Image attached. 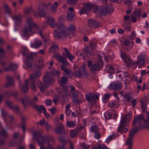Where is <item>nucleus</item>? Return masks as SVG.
<instances>
[{"instance_id":"nucleus-30","label":"nucleus","mask_w":149,"mask_h":149,"mask_svg":"<svg viewBox=\"0 0 149 149\" xmlns=\"http://www.w3.org/2000/svg\"><path fill=\"white\" fill-rule=\"evenodd\" d=\"M100 66L95 64H92L90 68V70L92 71L93 73L96 71H99L100 70Z\"/></svg>"},{"instance_id":"nucleus-64","label":"nucleus","mask_w":149,"mask_h":149,"mask_svg":"<svg viewBox=\"0 0 149 149\" xmlns=\"http://www.w3.org/2000/svg\"><path fill=\"white\" fill-rule=\"evenodd\" d=\"M81 146L83 149H88L90 147L89 145L84 143H82L81 144Z\"/></svg>"},{"instance_id":"nucleus-13","label":"nucleus","mask_w":149,"mask_h":149,"mask_svg":"<svg viewBox=\"0 0 149 149\" xmlns=\"http://www.w3.org/2000/svg\"><path fill=\"white\" fill-rule=\"evenodd\" d=\"M146 57V55L144 53H141L138 56V60L135 62V64H141L143 65L145 63V59Z\"/></svg>"},{"instance_id":"nucleus-27","label":"nucleus","mask_w":149,"mask_h":149,"mask_svg":"<svg viewBox=\"0 0 149 149\" xmlns=\"http://www.w3.org/2000/svg\"><path fill=\"white\" fill-rule=\"evenodd\" d=\"M29 81L28 80L25 81L24 84L22 86L21 90L24 93H26L29 91V86L28 85Z\"/></svg>"},{"instance_id":"nucleus-56","label":"nucleus","mask_w":149,"mask_h":149,"mask_svg":"<svg viewBox=\"0 0 149 149\" xmlns=\"http://www.w3.org/2000/svg\"><path fill=\"white\" fill-rule=\"evenodd\" d=\"M58 49V46L56 45H54L52 46L50 48V50L53 52L57 51Z\"/></svg>"},{"instance_id":"nucleus-14","label":"nucleus","mask_w":149,"mask_h":149,"mask_svg":"<svg viewBox=\"0 0 149 149\" xmlns=\"http://www.w3.org/2000/svg\"><path fill=\"white\" fill-rule=\"evenodd\" d=\"M45 18L47 19V23L52 28H54L56 27L57 23L55 22V19L52 17L45 16Z\"/></svg>"},{"instance_id":"nucleus-60","label":"nucleus","mask_w":149,"mask_h":149,"mask_svg":"<svg viewBox=\"0 0 149 149\" xmlns=\"http://www.w3.org/2000/svg\"><path fill=\"white\" fill-rule=\"evenodd\" d=\"M67 3L71 5L76 4L77 2V0H66Z\"/></svg>"},{"instance_id":"nucleus-5","label":"nucleus","mask_w":149,"mask_h":149,"mask_svg":"<svg viewBox=\"0 0 149 149\" xmlns=\"http://www.w3.org/2000/svg\"><path fill=\"white\" fill-rule=\"evenodd\" d=\"M54 4L50 2H48L47 3L44 4L42 3L39 4V6L43 5L47 9H50L52 14L55 13L56 12L57 8L59 4L58 2L55 1Z\"/></svg>"},{"instance_id":"nucleus-31","label":"nucleus","mask_w":149,"mask_h":149,"mask_svg":"<svg viewBox=\"0 0 149 149\" xmlns=\"http://www.w3.org/2000/svg\"><path fill=\"white\" fill-rule=\"evenodd\" d=\"M23 140V138L19 140L15 143L18 146L17 149H24L25 146L24 145H22Z\"/></svg>"},{"instance_id":"nucleus-54","label":"nucleus","mask_w":149,"mask_h":149,"mask_svg":"<svg viewBox=\"0 0 149 149\" xmlns=\"http://www.w3.org/2000/svg\"><path fill=\"white\" fill-rule=\"evenodd\" d=\"M82 75V73L80 71H76L74 72V76L76 77L80 78Z\"/></svg>"},{"instance_id":"nucleus-48","label":"nucleus","mask_w":149,"mask_h":149,"mask_svg":"<svg viewBox=\"0 0 149 149\" xmlns=\"http://www.w3.org/2000/svg\"><path fill=\"white\" fill-rule=\"evenodd\" d=\"M141 103V108L143 112L146 111L147 109V105L145 102L143 100H141L140 101Z\"/></svg>"},{"instance_id":"nucleus-38","label":"nucleus","mask_w":149,"mask_h":149,"mask_svg":"<svg viewBox=\"0 0 149 149\" xmlns=\"http://www.w3.org/2000/svg\"><path fill=\"white\" fill-rule=\"evenodd\" d=\"M7 81V86H11L13 84V78L7 76L6 77Z\"/></svg>"},{"instance_id":"nucleus-29","label":"nucleus","mask_w":149,"mask_h":149,"mask_svg":"<svg viewBox=\"0 0 149 149\" xmlns=\"http://www.w3.org/2000/svg\"><path fill=\"white\" fill-rule=\"evenodd\" d=\"M37 85L38 87L42 92H43L45 89L47 88V86L42 82L38 81L37 82Z\"/></svg>"},{"instance_id":"nucleus-21","label":"nucleus","mask_w":149,"mask_h":149,"mask_svg":"<svg viewBox=\"0 0 149 149\" xmlns=\"http://www.w3.org/2000/svg\"><path fill=\"white\" fill-rule=\"evenodd\" d=\"M132 117V115L130 113L125 115L122 118L120 122L125 123L129 122Z\"/></svg>"},{"instance_id":"nucleus-18","label":"nucleus","mask_w":149,"mask_h":149,"mask_svg":"<svg viewBox=\"0 0 149 149\" xmlns=\"http://www.w3.org/2000/svg\"><path fill=\"white\" fill-rule=\"evenodd\" d=\"M88 25L91 27L97 28L100 26V24L98 21L94 19H91L88 20Z\"/></svg>"},{"instance_id":"nucleus-41","label":"nucleus","mask_w":149,"mask_h":149,"mask_svg":"<svg viewBox=\"0 0 149 149\" xmlns=\"http://www.w3.org/2000/svg\"><path fill=\"white\" fill-rule=\"evenodd\" d=\"M66 30H68L69 31V35L70 34V33L71 32H74L76 30V28L75 25L74 24H71L70 25L69 28L68 29H66Z\"/></svg>"},{"instance_id":"nucleus-45","label":"nucleus","mask_w":149,"mask_h":149,"mask_svg":"<svg viewBox=\"0 0 149 149\" xmlns=\"http://www.w3.org/2000/svg\"><path fill=\"white\" fill-rule=\"evenodd\" d=\"M67 126L69 127H73L76 125L75 122L73 121H68L66 123Z\"/></svg>"},{"instance_id":"nucleus-15","label":"nucleus","mask_w":149,"mask_h":149,"mask_svg":"<svg viewBox=\"0 0 149 149\" xmlns=\"http://www.w3.org/2000/svg\"><path fill=\"white\" fill-rule=\"evenodd\" d=\"M129 130V126L127 123H125L120 122V124L118 127V131L120 133L122 132H126L128 131Z\"/></svg>"},{"instance_id":"nucleus-42","label":"nucleus","mask_w":149,"mask_h":149,"mask_svg":"<svg viewBox=\"0 0 149 149\" xmlns=\"http://www.w3.org/2000/svg\"><path fill=\"white\" fill-rule=\"evenodd\" d=\"M118 105L117 102L116 101H113L108 104L110 108H116Z\"/></svg>"},{"instance_id":"nucleus-1","label":"nucleus","mask_w":149,"mask_h":149,"mask_svg":"<svg viewBox=\"0 0 149 149\" xmlns=\"http://www.w3.org/2000/svg\"><path fill=\"white\" fill-rule=\"evenodd\" d=\"M54 57L57 59L59 62H61L63 65L61 67V69L65 73V75L67 77L71 78L72 77V75L70 71L67 69L65 65L67 63L65 58L61 56V55L58 53H56L54 55Z\"/></svg>"},{"instance_id":"nucleus-58","label":"nucleus","mask_w":149,"mask_h":149,"mask_svg":"<svg viewBox=\"0 0 149 149\" xmlns=\"http://www.w3.org/2000/svg\"><path fill=\"white\" fill-rule=\"evenodd\" d=\"M38 14L40 17H45V16H47L45 15V12L43 10H40L38 11Z\"/></svg>"},{"instance_id":"nucleus-16","label":"nucleus","mask_w":149,"mask_h":149,"mask_svg":"<svg viewBox=\"0 0 149 149\" xmlns=\"http://www.w3.org/2000/svg\"><path fill=\"white\" fill-rule=\"evenodd\" d=\"M64 52H62L63 57H68V59L70 61H72L74 58V56L72 54L69 52L68 50L65 47L64 48Z\"/></svg>"},{"instance_id":"nucleus-3","label":"nucleus","mask_w":149,"mask_h":149,"mask_svg":"<svg viewBox=\"0 0 149 149\" xmlns=\"http://www.w3.org/2000/svg\"><path fill=\"white\" fill-rule=\"evenodd\" d=\"M38 98L35 96L33 99L29 97H26L21 99V102L24 107H26V104L29 105L34 108L37 104L36 103L38 101Z\"/></svg>"},{"instance_id":"nucleus-52","label":"nucleus","mask_w":149,"mask_h":149,"mask_svg":"<svg viewBox=\"0 0 149 149\" xmlns=\"http://www.w3.org/2000/svg\"><path fill=\"white\" fill-rule=\"evenodd\" d=\"M111 96V94L109 93L108 94H105L103 96V101L104 103H106L108 101L109 97Z\"/></svg>"},{"instance_id":"nucleus-23","label":"nucleus","mask_w":149,"mask_h":149,"mask_svg":"<svg viewBox=\"0 0 149 149\" xmlns=\"http://www.w3.org/2000/svg\"><path fill=\"white\" fill-rule=\"evenodd\" d=\"M43 80L46 84H50L54 81L53 79L48 74H46L44 76Z\"/></svg>"},{"instance_id":"nucleus-6","label":"nucleus","mask_w":149,"mask_h":149,"mask_svg":"<svg viewBox=\"0 0 149 149\" xmlns=\"http://www.w3.org/2000/svg\"><path fill=\"white\" fill-rule=\"evenodd\" d=\"M114 10L111 6H100V13L104 16L109 15L112 13Z\"/></svg>"},{"instance_id":"nucleus-17","label":"nucleus","mask_w":149,"mask_h":149,"mask_svg":"<svg viewBox=\"0 0 149 149\" xmlns=\"http://www.w3.org/2000/svg\"><path fill=\"white\" fill-rule=\"evenodd\" d=\"M133 126L134 128L130 130L129 136V138L132 139H133L135 134L138 132L139 130L141 129V126L138 127L135 126Z\"/></svg>"},{"instance_id":"nucleus-7","label":"nucleus","mask_w":149,"mask_h":149,"mask_svg":"<svg viewBox=\"0 0 149 149\" xmlns=\"http://www.w3.org/2000/svg\"><path fill=\"white\" fill-rule=\"evenodd\" d=\"M56 27L60 31L63 37H66L69 36V31L68 30H66V28L63 24L61 23L58 24L57 23Z\"/></svg>"},{"instance_id":"nucleus-50","label":"nucleus","mask_w":149,"mask_h":149,"mask_svg":"<svg viewBox=\"0 0 149 149\" xmlns=\"http://www.w3.org/2000/svg\"><path fill=\"white\" fill-rule=\"evenodd\" d=\"M123 26L125 30L127 31H131V26L129 24H127L126 22L123 24Z\"/></svg>"},{"instance_id":"nucleus-43","label":"nucleus","mask_w":149,"mask_h":149,"mask_svg":"<svg viewBox=\"0 0 149 149\" xmlns=\"http://www.w3.org/2000/svg\"><path fill=\"white\" fill-rule=\"evenodd\" d=\"M79 132L76 130H72L70 131V135L72 138H74L78 134Z\"/></svg>"},{"instance_id":"nucleus-46","label":"nucleus","mask_w":149,"mask_h":149,"mask_svg":"<svg viewBox=\"0 0 149 149\" xmlns=\"http://www.w3.org/2000/svg\"><path fill=\"white\" fill-rule=\"evenodd\" d=\"M97 60L98 65H99L100 67H102L103 63L102 61V56L100 55H99L97 58Z\"/></svg>"},{"instance_id":"nucleus-33","label":"nucleus","mask_w":149,"mask_h":149,"mask_svg":"<svg viewBox=\"0 0 149 149\" xmlns=\"http://www.w3.org/2000/svg\"><path fill=\"white\" fill-rule=\"evenodd\" d=\"M27 50V49H24L22 52V53L23 55L27 57V59H33V56L31 54H27L26 53V52Z\"/></svg>"},{"instance_id":"nucleus-51","label":"nucleus","mask_w":149,"mask_h":149,"mask_svg":"<svg viewBox=\"0 0 149 149\" xmlns=\"http://www.w3.org/2000/svg\"><path fill=\"white\" fill-rule=\"evenodd\" d=\"M57 139L60 141L62 144L65 145L67 143V141L65 139L62 137L60 136L57 137Z\"/></svg>"},{"instance_id":"nucleus-44","label":"nucleus","mask_w":149,"mask_h":149,"mask_svg":"<svg viewBox=\"0 0 149 149\" xmlns=\"http://www.w3.org/2000/svg\"><path fill=\"white\" fill-rule=\"evenodd\" d=\"M0 134L4 138H6L8 135L7 132L2 127L0 132Z\"/></svg>"},{"instance_id":"nucleus-49","label":"nucleus","mask_w":149,"mask_h":149,"mask_svg":"<svg viewBox=\"0 0 149 149\" xmlns=\"http://www.w3.org/2000/svg\"><path fill=\"white\" fill-rule=\"evenodd\" d=\"M54 36L56 39H58L61 38L62 36L60 33L58 32L55 29L54 30L53 33Z\"/></svg>"},{"instance_id":"nucleus-35","label":"nucleus","mask_w":149,"mask_h":149,"mask_svg":"<svg viewBox=\"0 0 149 149\" xmlns=\"http://www.w3.org/2000/svg\"><path fill=\"white\" fill-rule=\"evenodd\" d=\"M1 111L3 116L4 118L5 121H6V119H8L10 120V122H11V120L13 119V117L12 116H10L6 111H3L2 110Z\"/></svg>"},{"instance_id":"nucleus-59","label":"nucleus","mask_w":149,"mask_h":149,"mask_svg":"<svg viewBox=\"0 0 149 149\" xmlns=\"http://www.w3.org/2000/svg\"><path fill=\"white\" fill-rule=\"evenodd\" d=\"M121 56L124 61H125L129 58L127 55L124 52H121Z\"/></svg>"},{"instance_id":"nucleus-25","label":"nucleus","mask_w":149,"mask_h":149,"mask_svg":"<svg viewBox=\"0 0 149 149\" xmlns=\"http://www.w3.org/2000/svg\"><path fill=\"white\" fill-rule=\"evenodd\" d=\"M47 143V146L48 147H52L55 145V140L54 138L52 136H47L46 138Z\"/></svg>"},{"instance_id":"nucleus-26","label":"nucleus","mask_w":149,"mask_h":149,"mask_svg":"<svg viewBox=\"0 0 149 149\" xmlns=\"http://www.w3.org/2000/svg\"><path fill=\"white\" fill-rule=\"evenodd\" d=\"M72 95L74 98L73 101L75 103L79 104L80 103V100L78 99V92L77 91H72Z\"/></svg>"},{"instance_id":"nucleus-61","label":"nucleus","mask_w":149,"mask_h":149,"mask_svg":"<svg viewBox=\"0 0 149 149\" xmlns=\"http://www.w3.org/2000/svg\"><path fill=\"white\" fill-rule=\"evenodd\" d=\"M125 62L127 63L128 66H130L131 65H133L134 63L133 62L132 60L129 58Z\"/></svg>"},{"instance_id":"nucleus-19","label":"nucleus","mask_w":149,"mask_h":149,"mask_svg":"<svg viewBox=\"0 0 149 149\" xmlns=\"http://www.w3.org/2000/svg\"><path fill=\"white\" fill-rule=\"evenodd\" d=\"M67 13H68L67 16L68 20L69 21L72 20L74 15L73 8L72 7L69 8L67 11Z\"/></svg>"},{"instance_id":"nucleus-2","label":"nucleus","mask_w":149,"mask_h":149,"mask_svg":"<svg viewBox=\"0 0 149 149\" xmlns=\"http://www.w3.org/2000/svg\"><path fill=\"white\" fill-rule=\"evenodd\" d=\"M37 33L39 34L42 38L43 36L42 34V32L40 30H35V29L26 26L22 30V36L24 37L29 38L33 33Z\"/></svg>"},{"instance_id":"nucleus-12","label":"nucleus","mask_w":149,"mask_h":149,"mask_svg":"<svg viewBox=\"0 0 149 149\" xmlns=\"http://www.w3.org/2000/svg\"><path fill=\"white\" fill-rule=\"evenodd\" d=\"M54 132L58 134H64L65 131L64 127L61 123H58L56 125Z\"/></svg>"},{"instance_id":"nucleus-11","label":"nucleus","mask_w":149,"mask_h":149,"mask_svg":"<svg viewBox=\"0 0 149 149\" xmlns=\"http://www.w3.org/2000/svg\"><path fill=\"white\" fill-rule=\"evenodd\" d=\"M144 119V116L142 115H139L135 116L134 119L133 121V126H141V121Z\"/></svg>"},{"instance_id":"nucleus-9","label":"nucleus","mask_w":149,"mask_h":149,"mask_svg":"<svg viewBox=\"0 0 149 149\" xmlns=\"http://www.w3.org/2000/svg\"><path fill=\"white\" fill-rule=\"evenodd\" d=\"M92 8V5L89 3L84 4L82 9L79 11L80 15L84 13L87 14Z\"/></svg>"},{"instance_id":"nucleus-53","label":"nucleus","mask_w":149,"mask_h":149,"mask_svg":"<svg viewBox=\"0 0 149 149\" xmlns=\"http://www.w3.org/2000/svg\"><path fill=\"white\" fill-rule=\"evenodd\" d=\"M50 73L53 75L58 76L60 74V71L54 69L51 71Z\"/></svg>"},{"instance_id":"nucleus-55","label":"nucleus","mask_w":149,"mask_h":149,"mask_svg":"<svg viewBox=\"0 0 149 149\" xmlns=\"http://www.w3.org/2000/svg\"><path fill=\"white\" fill-rule=\"evenodd\" d=\"M99 129L97 125L92 126L90 128V131L91 132L95 133L98 131Z\"/></svg>"},{"instance_id":"nucleus-34","label":"nucleus","mask_w":149,"mask_h":149,"mask_svg":"<svg viewBox=\"0 0 149 149\" xmlns=\"http://www.w3.org/2000/svg\"><path fill=\"white\" fill-rule=\"evenodd\" d=\"M42 43L40 41L36 40L34 43L31 44V47L33 48H36L40 47Z\"/></svg>"},{"instance_id":"nucleus-4","label":"nucleus","mask_w":149,"mask_h":149,"mask_svg":"<svg viewBox=\"0 0 149 149\" xmlns=\"http://www.w3.org/2000/svg\"><path fill=\"white\" fill-rule=\"evenodd\" d=\"M47 138V136L42 135L38 131L35 132L34 133L33 139H36L38 143L40 146H43L42 145L46 143Z\"/></svg>"},{"instance_id":"nucleus-22","label":"nucleus","mask_w":149,"mask_h":149,"mask_svg":"<svg viewBox=\"0 0 149 149\" xmlns=\"http://www.w3.org/2000/svg\"><path fill=\"white\" fill-rule=\"evenodd\" d=\"M41 74V72L37 71L34 72V73L29 76L30 79L32 81H33L40 77Z\"/></svg>"},{"instance_id":"nucleus-10","label":"nucleus","mask_w":149,"mask_h":149,"mask_svg":"<svg viewBox=\"0 0 149 149\" xmlns=\"http://www.w3.org/2000/svg\"><path fill=\"white\" fill-rule=\"evenodd\" d=\"M27 26L35 29V30H40L39 29V26L36 23H34L31 17L28 18L26 20Z\"/></svg>"},{"instance_id":"nucleus-37","label":"nucleus","mask_w":149,"mask_h":149,"mask_svg":"<svg viewBox=\"0 0 149 149\" xmlns=\"http://www.w3.org/2000/svg\"><path fill=\"white\" fill-rule=\"evenodd\" d=\"M3 7L6 13L10 14L11 13V10L9 6L6 3L3 4Z\"/></svg>"},{"instance_id":"nucleus-8","label":"nucleus","mask_w":149,"mask_h":149,"mask_svg":"<svg viewBox=\"0 0 149 149\" xmlns=\"http://www.w3.org/2000/svg\"><path fill=\"white\" fill-rule=\"evenodd\" d=\"M100 95L99 93L95 94L94 93H89L86 95V100L89 102H93L99 100Z\"/></svg>"},{"instance_id":"nucleus-39","label":"nucleus","mask_w":149,"mask_h":149,"mask_svg":"<svg viewBox=\"0 0 149 149\" xmlns=\"http://www.w3.org/2000/svg\"><path fill=\"white\" fill-rule=\"evenodd\" d=\"M142 11V10L140 9H136L134 11L132 14L136 16L137 17H138L141 16Z\"/></svg>"},{"instance_id":"nucleus-20","label":"nucleus","mask_w":149,"mask_h":149,"mask_svg":"<svg viewBox=\"0 0 149 149\" xmlns=\"http://www.w3.org/2000/svg\"><path fill=\"white\" fill-rule=\"evenodd\" d=\"M122 87V85L121 83L118 82L114 83H112L111 84L109 88L115 90H119L121 89Z\"/></svg>"},{"instance_id":"nucleus-57","label":"nucleus","mask_w":149,"mask_h":149,"mask_svg":"<svg viewBox=\"0 0 149 149\" xmlns=\"http://www.w3.org/2000/svg\"><path fill=\"white\" fill-rule=\"evenodd\" d=\"M6 52L4 49L2 47H0V59L3 58Z\"/></svg>"},{"instance_id":"nucleus-63","label":"nucleus","mask_w":149,"mask_h":149,"mask_svg":"<svg viewBox=\"0 0 149 149\" xmlns=\"http://www.w3.org/2000/svg\"><path fill=\"white\" fill-rule=\"evenodd\" d=\"M147 117L146 119H145L144 118L143 119V121L146 124L149 123V112L147 111L146 112Z\"/></svg>"},{"instance_id":"nucleus-62","label":"nucleus","mask_w":149,"mask_h":149,"mask_svg":"<svg viewBox=\"0 0 149 149\" xmlns=\"http://www.w3.org/2000/svg\"><path fill=\"white\" fill-rule=\"evenodd\" d=\"M17 65L15 64H12L9 65L10 68L11 70L14 71L17 68Z\"/></svg>"},{"instance_id":"nucleus-32","label":"nucleus","mask_w":149,"mask_h":149,"mask_svg":"<svg viewBox=\"0 0 149 149\" xmlns=\"http://www.w3.org/2000/svg\"><path fill=\"white\" fill-rule=\"evenodd\" d=\"M14 20L16 25H19L22 23V20L21 17L19 16H15L13 18Z\"/></svg>"},{"instance_id":"nucleus-24","label":"nucleus","mask_w":149,"mask_h":149,"mask_svg":"<svg viewBox=\"0 0 149 149\" xmlns=\"http://www.w3.org/2000/svg\"><path fill=\"white\" fill-rule=\"evenodd\" d=\"M105 115L108 117V119L112 118H116L118 116V115L114 111L112 110H109L106 113Z\"/></svg>"},{"instance_id":"nucleus-28","label":"nucleus","mask_w":149,"mask_h":149,"mask_svg":"<svg viewBox=\"0 0 149 149\" xmlns=\"http://www.w3.org/2000/svg\"><path fill=\"white\" fill-rule=\"evenodd\" d=\"M35 67L36 68L38 69H41L43 68L44 65L43 64V61L42 58H40L38 60L37 63L36 64Z\"/></svg>"},{"instance_id":"nucleus-40","label":"nucleus","mask_w":149,"mask_h":149,"mask_svg":"<svg viewBox=\"0 0 149 149\" xmlns=\"http://www.w3.org/2000/svg\"><path fill=\"white\" fill-rule=\"evenodd\" d=\"M68 79L64 77H62L61 79L58 81L59 83L61 86H63V85L66 84Z\"/></svg>"},{"instance_id":"nucleus-36","label":"nucleus","mask_w":149,"mask_h":149,"mask_svg":"<svg viewBox=\"0 0 149 149\" xmlns=\"http://www.w3.org/2000/svg\"><path fill=\"white\" fill-rule=\"evenodd\" d=\"M125 144L128 148H132L133 146V139L129 138L126 140Z\"/></svg>"},{"instance_id":"nucleus-47","label":"nucleus","mask_w":149,"mask_h":149,"mask_svg":"<svg viewBox=\"0 0 149 149\" xmlns=\"http://www.w3.org/2000/svg\"><path fill=\"white\" fill-rule=\"evenodd\" d=\"M34 108L38 111L40 113H41L42 110L43 111L44 110V109H45L42 105H38L37 104Z\"/></svg>"}]
</instances>
